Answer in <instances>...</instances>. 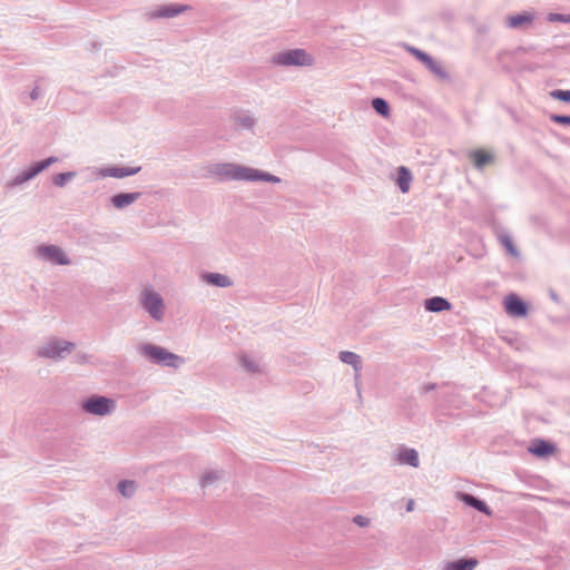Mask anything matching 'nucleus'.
Segmentation results:
<instances>
[{
	"mask_svg": "<svg viewBox=\"0 0 570 570\" xmlns=\"http://www.w3.org/2000/svg\"><path fill=\"white\" fill-rule=\"evenodd\" d=\"M271 61L275 66L309 67L314 63V58L305 49L296 48L274 55Z\"/></svg>",
	"mask_w": 570,
	"mask_h": 570,
	"instance_id": "nucleus-3",
	"label": "nucleus"
},
{
	"mask_svg": "<svg viewBox=\"0 0 570 570\" xmlns=\"http://www.w3.org/2000/svg\"><path fill=\"white\" fill-rule=\"evenodd\" d=\"M353 522L360 527H367L370 523V520L363 515H355L353 519Z\"/></svg>",
	"mask_w": 570,
	"mask_h": 570,
	"instance_id": "nucleus-34",
	"label": "nucleus"
},
{
	"mask_svg": "<svg viewBox=\"0 0 570 570\" xmlns=\"http://www.w3.org/2000/svg\"><path fill=\"white\" fill-rule=\"evenodd\" d=\"M239 362H240V365L245 368L246 372H248V373H257V372H259L258 363L255 360L250 358L248 355L243 354L239 357Z\"/></svg>",
	"mask_w": 570,
	"mask_h": 570,
	"instance_id": "nucleus-29",
	"label": "nucleus"
},
{
	"mask_svg": "<svg viewBox=\"0 0 570 570\" xmlns=\"http://www.w3.org/2000/svg\"><path fill=\"white\" fill-rule=\"evenodd\" d=\"M236 125L243 129H253L256 124V119L247 112H237L233 117Z\"/></svg>",
	"mask_w": 570,
	"mask_h": 570,
	"instance_id": "nucleus-24",
	"label": "nucleus"
},
{
	"mask_svg": "<svg viewBox=\"0 0 570 570\" xmlns=\"http://www.w3.org/2000/svg\"><path fill=\"white\" fill-rule=\"evenodd\" d=\"M460 500L476 511L484 513L485 515L492 514V510L489 508L487 502L478 497H474L473 494L460 493Z\"/></svg>",
	"mask_w": 570,
	"mask_h": 570,
	"instance_id": "nucleus-16",
	"label": "nucleus"
},
{
	"mask_svg": "<svg viewBox=\"0 0 570 570\" xmlns=\"http://www.w3.org/2000/svg\"><path fill=\"white\" fill-rule=\"evenodd\" d=\"M554 450L556 448L551 442L541 439L534 440L529 448V451L538 458H546L552 454Z\"/></svg>",
	"mask_w": 570,
	"mask_h": 570,
	"instance_id": "nucleus-18",
	"label": "nucleus"
},
{
	"mask_svg": "<svg viewBox=\"0 0 570 570\" xmlns=\"http://www.w3.org/2000/svg\"><path fill=\"white\" fill-rule=\"evenodd\" d=\"M534 18L535 17L532 12L523 11L521 13L507 17L505 27L509 29L524 30L533 23Z\"/></svg>",
	"mask_w": 570,
	"mask_h": 570,
	"instance_id": "nucleus-12",
	"label": "nucleus"
},
{
	"mask_svg": "<svg viewBox=\"0 0 570 570\" xmlns=\"http://www.w3.org/2000/svg\"><path fill=\"white\" fill-rule=\"evenodd\" d=\"M550 297H551L553 301L558 302V296H557V294H556L554 292H551V293H550Z\"/></svg>",
	"mask_w": 570,
	"mask_h": 570,
	"instance_id": "nucleus-38",
	"label": "nucleus"
},
{
	"mask_svg": "<svg viewBox=\"0 0 570 570\" xmlns=\"http://www.w3.org/2000/svg\"><path fill=\"white\" fill-rule=\"evenodd\" d=\"M76 177V171H66L57 174L52 177V184L57 187H65L71 179Z\"/></svg>",
	"mask_w": 570,
	"mask_h": 570,
	"instance_id": "nucleus-28",
	"label": "nucleus"
},
{
	"mask_svg": "<svg viewBox=\"0 0 570 570\" xmlns=\"http://www.w3.org/2000/svg\"><path fill=\"white\" fill-rule=\"evenodd\" d=\"M424 306H425V309L429 312L440 313V312L449 311L451 308V303L444 297L433 296L425 301Z\"/></svg>",
	"mask_w": 570,
	"mask_h": 570,
	"instance_id": "nucleus-20",
	"label": "nucleus"
},
{
	"mask_svg": "<svg viewBox=\"0 0 570 570\" xmlns=\"http://www.w3.org/2000/svg\"><path fill=\"white\" fill-rule=\"evenodd\" d=\"M396 461L400 464H406L412 468L420 465L419 453L415 449L401 448L396 454Z\"/></svg>",
	"mask_w": 570,
	"mask_h": 570,
	"instance_id": "nucleus-17",
	"label": "nucleus"
},
{
	"mask_svg": "<svg viewBox=\"0 0 570 570\" xmlns=\"http://www.w3.org/2000/svg\"><path fill=\"white\" fill-rule=\"evenodd\" d=\"M553 99L570 102V90L554 89L550 92Z\"/></svg>",
	"mask_w": 570,
	"mask_h": 570,
	"instance_id": "nucleus-32",
	"label": "nucleus"
},
{
	"mask_svg": "<svg viewBox=\"0 0 570 570\" xmlns=\"http://www.w3.org/2000/svg\"><path fill=\"white\" fill-rule=\"evenodd\" d=\"M204 281L213 286L225 288L233 285V282L227 275L220 273H206L203 275Z\"/></svg>",
	"mask_w": 570,
	"mask_h": 570,
	"instance_id": "nucleus-22",
	"label": "nucleus"
},
{
	"mask_svg": "<svg viewBox=\"0 0 570 570\" xmlns=\"http://www.w3.org/2000/svg\"><path fill=\"white\" fill-rule=\"evenodd\" d=\"M550 119L559 125L570 126V115H557L552 114Z\"/></svg>",
	"mask_w": 570,
	"mask_h": 570,
	"instance_id": "nucleus-33",
	"label": "nucleus"
},
{
	"mask_svg": "<svg viewBox=\"0 0 570 570\" xmlns=\"http://www.w3.org/2000/svg\"><path fill=\"white\" fill-rule=\"evenodd\" d=\"M225 472L223 470H210V471H206L202 479H200V487L202 488H207L209 485H212L215 481L222 479L224 476Z\"/></svg>",
	"mask_w": 570,
	"mask_h": 570,
	"instance_id": "nucleus-25",
	"label": "nucleus"
},
{
	"mask_svg": "<svg viewBox=\"0 0 570 570\" xmlns=\"http://www.w3.org/2000/svg\"><path fill=\"white\" fill-rule=\"evenodd\" d=\"M476 558H460L445 564L444 570H473L478 566Z\"/></svg>",
	"mask_w": 570,
	"mask_h": 570,
	"instance_id": "nucleus-21",
	"label": "nucleus"
},
{
	"mask_svg": "<svg viewBox=\"0 0 570 570\" xmlns=\"http://www.w3.org/2000/svg\"><path fill=\"white\" fill-rule=\"evenodd\" d=\"M57 161H58L57 157L50 156L43 160L33 163L30 167H28L27 169L22 170L21 173L16 175L13 178H11L7 183V187L14 188V187L23 185L24 183L31 180L37 175H39L41 171L47 169L52 164H56Z\"/></svg>",
	"mask_w": 570,
	"mask_h": 570,
	"instance_id": "nucleus-7",
	"label": "nucleus"
},
{
	"mask_svg": "<svg viewBox=\"0 0 570 570\" xmlns=\"http://www.w3.org/2000/svg\"><path fill=\"white\" fill-rule=\"evenodd\" d=\"M372 108L383 117L390 115V105L384 98L376 97L372 100Z\"/></svg>",
	"mask_w": 570,
	"mask_h": 570,
	"instance_id": "nucleus-27",
	"label": "nucleus"
},
{
	"mask_svg": "<svg viewBox=\"0 0 570 570\" xmlns=\"http://www.w3.org/2000/svg\"><path fill=\"white\" fill-rule=\"evenodd\" d=\"M208 171L218 176L225 180H245V181H266V183H279L281 178L272 175L267 171H263L256 168L246 167L232 163H217L209 167Z\"/></svg>",
	"mask_w": 570,
	"mask_h": 570,
	"instance_id": "nucleus-1",
	"label": "nucleus"
},
{
	"mask_svg": "<svg viewBox=\"0 0 570 570\" xmlns=\"http://www.w3.org/2000/svg\"><path fill=\"white\" fill-rule=\"evenodd\" d=\"M41 96V90L39 86H35V88L30 92V98L32 100H37Z\"/></svg>",
	"mask_w": 570,
	"mask_h": 570,
	"instance_id": "nucleus-36",
	"label": "nucleus"
},
{
	"mask_svg": "<svg viewBox=\"0 0 570 570\" xmlns=\"http://www.w3.org/2000/svg\"><path fill=\"white\" fill-rule=\"evenodd\" d=\"M469 158L472 159L475 169L482 170L485 166L494 163L495 156L483 149H473L469 153Z\"/></svg>",
	"mask_w": 570,
	"mask_h": 570,
	"instance_id": "nucleus-14",
	"label": "nucleus"
},
{
	"mask_svg": "<svg viewBox=\"0 0 570 570\" xmlns=\"http://www.w3.org/2000/svg\"><path fill=\"white\" fill-rule=\"evenodd\" d=\"M138 350L139 353L149 362L160 366L178 368L185 363V358L183 356L169 352L159 345L146 343L141 344Z\"/></svg>",
	"mask_w": 570,
	"mask_h": 570,
	"instance_id": "nucleus-2",
	"label": "nucleus"
},
{
	"mask_svg": "<svg viewBox=\"0 0 570 570\" xmlns=\"http://www.w3.org/2000/svg\"><path fill=\"white\" fill-rule=\"evenodd\" d=\"M141 196V193L135 191V193H119L110 198V203L112 206L117 209H124L127 206L131 205L136 200H138Z\"/></svg>",
	"mask_w": 570,
	"mask_h": 570,
	"instance_id": "nucleus-15",
	"label": "nucleus"
},
{
	"mask_svg": "<svg viewBox=\"0 0 570 570\" xmlns=\"http://www.w3.org/2000/svg\"><path fill=\"white\" fill-rule=\"evenodd\" d=\"M140 304L142 308L157 322L163 321L165 315V304L163 297L154 289H144L140 294Z\"/></svg>",
	"mask_w": 570,
	"mask_h": 570,
	"instance_id": "nucleus-5",
	"label": "nucleus"
},
{
	"mask_svg": "<svg viewBox=\"0 0 570 570\" xmlns=\"http://www.w3.org/2000/svg\"><path fill=\"white\" fill-rule=\"evenodd\" d=\"M36 255L38 258L56 265H69L71 263L63 249L57 245H40L36 249Z\"/></svg>",
	"mask_w": 570,
	"mask_h": 570,
	"instance_id": "nucleus-9",
	"label": "nucleus"
},
{
	"mask_svg": "<svg viewBox=\"0 0 570 570\" xmlns=\"http://www.w3.org/2000/svg\"><path fill=\"white\" fill-rule=\"evenodd\" d=\"M190 9L187 4L180 3H168L157 6L144 13V18L147 21L158 20V19H170L175 18Z\"/></svg>",
	"mask_w": 570,
	"mask_h": 570,
	"instance_id": "nucleus-8",
	"label": "nucleus"
},
{
	"mask_svg": "<svg viewBox=\"0 0 570 570\" xmlns=\"http://www.w3.org/2000/svg\"><path fill=\"white\" fill-rule=\"evenodd\" d=\"M414 507H415L414 500L410 499L405 507L406 512H412L414 510Z\"/></svg>",
	"mask_w": 570,
	"mask_h": 570,
	"instance_id": "nucleus-37",
	"label": "nucleus"
},
{
	"mask_svg": "<svg viewBox=\"0 0 570 570\" xmlns=\"http://www.w3.org/2000/svg\"><path fill=\"white\" fill-rule=\"evenodd\" d=\"M412 181V173L409 168L401 166L397 169V186L400 190L405 194L410 190V185Z\"/></svg>",
	"mask_w": 570,
	"mask_h": 570,
	"instance_id": "nucleus-23",
	"label": "nucleus"
},
{
	"mask_svg": "<svg viewBox=\"0 0 570 570\" xmlns=\"http://www.w3.org/2000/svg\"><path fill=\"white\" fill-rule=\"evenodd\" d=\"M436 386H438V385H436L435 383H426V384H424V385L421 387V392H422L423 394H426V393H429V392H431V391H434V390L436 389Z\"/></svg>",
	"mask_w": 570,
	"mask_h": 570,
	"instance_id": "nucleus-35",
	"label": "nucleus"
},
{
	"mask_svg": "<svg viewBox=\"0 0 570 570\" xmlns=\"http://www.w3.org/2000/svg\"><path fill=\"white\" fill-rule=\"evenodd\" d=\"M547 20L549 22L570 23V14L550 12V13L547 14Z\"/></svg>",
	"mask_w": 570,
	"mask_h": 570,
	"instance_id": "nucleus-31",
	"label": "nucleus"
},
{
	"mask_svg": "<svg viewBox=\"0 0 570 570\" xmlns=\"http://www.w3.org/2000/svg\"><path fill=\"white\" fill-rule=\"evenodd\" d=\"M407 51L411 52L419 61L425 65V67L433 72L434 75L446 78L448 73L445 70L426 52L415 48L407 46Z\"/></svg>",
	"mask_w": 570,
	"mask_h": 570,
	"instance_id": "nucleus-10",
	"label": "nucleus"
},
{
	"mask_svg": "<svg viewBox=\"0 0 570 570\" xmlns=\"http://www.w3.org/2000/svg\"><path fill=\"white\" fill-rule=\"evenodd\" d=\"M73 348L75 344L72 342L52 337L42 344L37 355L39 357L58 361L65 358Z\"/></svg>",
	"mask_w": 570,
	"mask_h": 570,
	"instance_id": "nucleus-4",
	"label": "nucleus"
},
{
	"mask_svg": "<svg viewBox=\"0 0 570 570\" xmlns=\"http://www.w3.org/2000/svg\"><path fill=\"white\" fill-rule=\"evenodd\" d=\"M500 243L505 247L508 253L514 257L519 256V250L513 244L512 238L509 235H503L500 237Z\"/></svg>",
	"mask_w": 570,
	"mask_h": 570,
	"instance_id": "nucleus-30",
	"label": "nucleus"
},
{
	"mask_svg": "<svg viewBox=\"0 0 570 570\" xmlns=\"http://www.w3.org/2000/svg\"><path fill=\"white\" fill-rule=\"evenodd\" d=\"M338 358L341 362L348 364L353 367V370L355 372V379L357 380L361 375V370H362L361 356L351 351H342L338 354Z\"/></svg>",
	"mask_w": 570,
	"mask_h": 570,
	"instance_id": "nucleus-19",
	"label": "nucleus"
},
{
	"mask_svg": "<svg viewBox=\"0 0 570 570\" xmlns=\"http://www.w3.org/2000/svg\"><path fill=\"white\" fill-rule=\"evenodd\" d=\"M81 407L88 414L105 416L116 410V402L110 397L94 394L82 402Z\"/></svg>",
	"mask_w": 570,
	"mask_h": 570,
	"instance_id": "nucleus-6",
	"label": "nucleus"
},
{
	"mask_svg": "<svg viewBox=\"0 0 570 570\" xmlns=\"http://www.w3.org/2000/svg\"><path fill=\"white\" fill-rule=\"evenodd\" d=\"M504 307L509 315L523 317L528 314V305L517 294H509L504 299Z\"/></svg>",
	"mask_w": 570,
	"mask_h": 570,
	"instance_id": "nucleus-11",
	"label": "nucleus"
},
{
	"mask_svg": "<svg viewBox=\"0 0 570 570\" xmlns=\"http://www.w3.org/2000/svg\"><path fill=\"white\" fill-rule=\"evenodd\" d=\"M141 170L140 166L137 167H118V166H110L102 168L100 170V175L102 177H112V178H125L129 176H134L138 174Z\"/></svg>",
	"mask_w": 570,
	"mask_h": 570,
	"instance_id": "nucleus-13",
	"label": "nucleus"
},
{
	"mask_svg": "<svg viewBox=\"0 0 570 570\" xmlns=\"http://www.w3.org/2000/svg\"><path fill=\"white\" fill-rule=\"evenodd\" d=\"M117 488L122 497L129 499L136 493L137 483L132 480H122L118 483Z\"/></svg>",
	"mask_w": 570,
	"mask_h": 570,
	"instance_id": "nucleus-26",
	"label": "nucleus"
}]
</instances>
